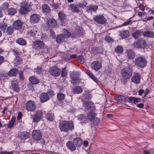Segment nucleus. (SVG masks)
I'll use <instances>...</instances> for the list:
<instances>
[{
    "label": "nucleus",
    "mask_w": 154,
    "mask_h": 154,
    "mask_svg": "<svg viewBox=\"0 0 154 154\" xmlns=\"http://www.w3.org/2000/svg\"><path fill=\"white\" fill-rule=\"evenodd\" d=\"M83 105L86 109L89 110L90 111L94 110L95 109V108L94 106L93 103L89 101H84L83 102Z\"/></svg>",
    "instance_id": "obj_9"
},
{
    "label": "nucleus",
    "mask_w": 154,
    "mask_h": 154,
    "mask_svg": "<svg viewBox=\"0 0 154 154\" xmlns=\"http://www.w3.org/2000/svg\"><path fill=\"white\" fill-rule=\"evenodd\" d=\"M79 73L77 72H72L70 73V77L71 79H79Z\"/></svg>",
    "instance_id": "obj_33"
},
{
    "label": "nucleus",
    "mask_w": 154,
    "mask_h": 154,
    "mask_svg": "<svg viewBox=\"0 0 154 154\" xmlns=\"http://www.w3.org/2000/svg\"><path fill=\"white\" fill-rule=\"evenodd\" d=\"M119 35L123 38H127L129 34V32L127 30H122L119 32Z\"/></svg>",
    "instance_id": "obj_23"
},
{
    "label": "nucleus",
    "mask_w": 154,
    "mask_h": 154,
    "mask_svg": "<svg viewBox=\"0 0 154 154\" xmlns=\"http://www.w3.org/2000/svg\"><path fill=\"white\" fill-rule=\"evenodd\" d=\"M13 25L14 28L16 29H20L22 26V23L19 20L15 21Z\"/></svg>",
    "instance_id": "obj_20"
},
{
    "label": "nucleus",
    "mask_w": 154,
    "mask_h": 154,
    "mask_svg": "<svg viewBox=\"0 0 154 154\" xmlns=\"http://www.w3.org/2000/svg\"><path fill=\"white\" fill-rule=\"evenodd\" d=\"M65 38L63 34H60L57 36L56 41L57 43H60L62 42Z\"/></svg>",
    "instance_id": "obj_34"
},
{
    "label": "nucleus",
    "mask_w": 154,
    "mask_h": 154,
    "mask_svg": "<svg viewBox=\"0 0 154 154\" xmlns=\"http://www.w3.org/2000/svg\"><path fill=\"white\" fill-rule=\"evenodd\" d=\"M73 142L75 145L77 146H80L82 143V140L80 138H76L74 139Z\"/></svg>",
    "instance_id": "obj_29"
},
{
    "label": "nucleus",
    "mask_w": 154,
    "mask_h": 154,
    "mask_svg": "<svg viewBox=\"0 0 154 154\" xmlns=\"http://www.w3.org/2000/svg\"><path fill=\"white\" fill-rule=\"evenodd\" d=\"M16 42L17 44L22 45H25L26 42L25 40L22 38H19L16 40Z\"/></svg>",
    "instance_id": "obj_31"
},
{
    "label": "nucleus",
    "mask_w": 154,
    "mask_h": 154,
    "mask_svg": "<svg viewBox=\"0 0 154 154\" xmlns=\"http://www.w3.org/2000/svg\"><path fill=\"white\" fill-rule=\"evenodd\" d=\"M73 142L71 141H69L66 143L67 147L71 151H75L76 149V147Z\"/></svg>",
    "instance_id": "obj_26"
},
{
    "label": "nucleus",
    "mask_w": 154,
    "mask_h": 154,
    "mask_svg": "<svg viewBox=\"0 0 154 154\" xmlns=\"http://www.w3.org/2000/svg\"><path fill=\"white\" fill-rule=\"evenodd\" d=\"M25 107L28 111H33L35 110L36 106L34 102L30 100L27 102Z\"/></svg>",
    "instance_id": "obj_7"
},
{
    "label": "nucleus",
    "mask_w": 154,
    "mask_h": 154,
    "mask_svg": "<svg viewBox=\"0 0 154 154\" xmlns=\"http://www.w3.org/2000/svg\"><path fill=\"white\" fill-rule=\"evenodd\" d=\"M129 103H133L134 104H136L138 102H141L142 101H143V100L140 99L139 98H136L134 97H130Z\"/></svg>",
    "instance_id": "obj_27"
},
{
    "label": "nucleus",
    "mask_w": 154,
    "mask_h": 154,
    "mask_svg": "<svg viewBox=\"0 0 154 154\" xmlns=\"http://www.w3.org/2000/svg\"><path fill=\"white\" fill-rule=\"evenodd\" d=\"M92 111H90V112L88 113L87 116V119L91 121L97 115L95 113Z\"/></svg>",
    "instance_id": "obj_28"
},
{
    "label": "nucleus",
    "mask_w": 154,
    "mask_h": 154,
    "mask_svg": "<svg viewBox=\"0 0 154 154\" xmlns=\"http://www.w3.org/2000/svg\"><path fill=\"white\" fill-rule=\"evenodd\" d=\"M115 51L117 53H122L123 51V48L122 46H118L115 48Z\"/></svg>",
    "instance_id": "obj_42"
},
{
    "label": "nucleus",
    "mask_w": 154,
    "mask_h": 154,
    "mask_svg": "<svg viewBox=\"0 0 154 154\" xmlns=\"http://www.w3.org/2000/svg\"><path fill=\"white\" fill-rule=\"evenodd\" d=\"M18 82L16 81H13L11 82L12 89L14 91L18 92L19 91V88L18 86Z\"/></svg>",
    "instance_id": "obj_19"
},
{
    "label": "nucleus",
    "mask_w": 154,
    "mask_h": 154,
    "mask_svg": "<svg viewBox=\"0 0 154 154\" xmlns=\"http://www.w3.org/2000/svg\"><path fill=\"white\" fill-rule=\"evenodd\" d=\"M22 6L20 8L19 11L22 14H25L31 9L30 5L27 2H24L23 3Z\"/></svg>",
    "instance_id": "obj_5"
},
{
    "label": "nucleus",
    "mask_w": 154,
    "mask_h": 154,
    "mask_svg": "<svg viewBox=\"0 0 154 154\" xmlns=\"http://www.w3.org/2000/svg\"><path fill=\"white\" fill-rule=\"evenodd\" d=\"M71 82L73 85H78L80 82V80L79 79H72Z\"/></svg>",
    "instance_id": "obj_47"
},
{
    "label": "nucleus",
    "mask_w": 154,
    "mask_h": 154,
    "mask_svg": "<svg viewBox=\"0 0 154 154\" xmlns=\"http://www.w3.org/2000/svg\"><path fill=\"white\" fill-rule=\"evenodd\" d=\"M98 6L97 5H89L85 7V9L88 13L95 12L98 9Z\"/></svg>",
    "instance_id": "obj_13"
},
{
    "label": "nucleus",
    "mask_w": 154,
    "mask_h": 154,
    "mask_svg": "<svg viewBox=\"0 0 154 154\" xmlns=\"http://www.w3.org/2000/svg\"><path fill=\"white\" fill-rule=\"evenodd\" d=\"M134 64L140 68H143L147 65V61L144 58L138 57L134 60Z\"/></svg>",
    "instance_id": "obj_2"
},
{
    "label": "nucleus",
    "mask_w": 154,
    "mask_h": 154,
    "mask_svg": "<svg viewBox=\"0 0 154 154\" xmlns=\"http://www.w3.org/2000/svg\"><path fill=\"white\" fill-rule=\"evenodd\" d=\"M137 47L140 48H143L146 46V41L143 38H140L136 42Z\"/></svg>",
    "instance_id": "obj_8"
},
{
    "label": "nucleus",
    "mask_w": 154,
    "mask_h": 154,
    "mask_svg": "<svg viewBox=\"0 0 154 154\" xmlns=\"http://www.w3.org/2000/svg\"><path fill=\"white\" fill-rule=\"evenodd\" d=\"M40 99L41 102L43 103L49 100V97L47 93H43L40 95Z\"/></svg>",
    "instance_id": "obj_21"
},
{
    "label": "nucleus",
    "mask_w": 154,
    "mask_h": 154,
    "mask_svg": "<svg viewBox=\"0 0 154 154\" xmlns=\"http://www.w3.org/2000/svg\"><path fill=\"white\" fill-rule=\"evenodd\" d=\"M92 120L94 125H97L100 122V119L97 117H95Z\"/></svg>",
    "instance_id": "obj_48"
},
{
    "label": "nucleus",
    "mask_w": 154,
    "mask_h": 154,
    "mask_svg": "<svg viewBox=\"0 0 154 154\" xmlns=\"http://www.w3.org/2000/svg\"><path fill=\"white\" fill-rule=\"evenodd\" d=\"M14 60L17 62V63H20V62L22 61V59L20 57H16L14 59Z\"/></svg>",
    "instance_id": "obj_60"
},
{
    "label": "nucleus",
    "mask_w": 154,
    "mask_h": 154,
    "mask_svg": "<svg viewBox=\"0 0 154 154\" xmlns=\"http://www.w3.org/2000/svg\"><path fill=\"white\" fill-rule=\"evenodd\" d=\"M18 136L21 140H24L29 138L30 136V134L26 131L22 132L18 134Z\"/></svg>",
    "instance_id": "obj_12"
},
{
    "label": "nucleus",
    "mask_w": 154,
    "mask_h": 154,
    "mask_svg": "<svg viewBox=\"0 0 154 154\" xmlns=\"http://www.w3.org/2000/svg\"><path fill=\"white\" fill-rule=\"evenodd\" d=\"M93 19L96 22L100 24H105L106 22V20L103 14L95 15Z\"/></svg>",
    "instance_id": "obj_6"
},
{
    "label": "nucleus",
    "mask_w": 154,
    "mask_h": 154,
    "mask_svg": "<svg viewBox=\"0 0 154 154\" xmlns=\"http://www.w3.org/2000/svg\"><path fill=\"white\" fill-rule=\"evenodd\" d=\"M47 38V36L45 34H42L41 37V39L42 41H45Z\"/></svg>",
    "instance_id": "obj_63"
},
{
    "label": "nucleus",
    "mask_w": 154,
    "mask_h": 154,
    "mask_svg": "<svg viewBox=\"0 0 154 154\" xmlns=\"http://www.w3.org/2000/svg\"><path fill=\"white\" fill-rule=\"evenodd\" d=\"M15 121V118L14 117H12L7 127L8 128H11L14 125Z\"/></svg>",
    "instance_id": "obj_40"
},
{
    "label": "nucleus",
    "mask_w": 154,
    "mask_h": 154,
    "mask_svg": "<svg viewBox=\"0 0 154 154\" xmlns=\"http://www.w3.org/2000/svg\"><path fill=\"white\" fill-rule=\"evenodd\" d=\"M33 48L36 49H38V41L34 42L32 45Z\"/></svg>",
    "instance_id": "obj_51"
},
{
    "label": "nucleus",
    "mask_w": 154,
    "mask_h": 154,
    "mask_svg": "<svg viewBox=\"0 0 154 154\" xmlns=\"http://www.w3.org/2000/svg\"><path fill=\"white\" fill-rule=\"evenodd\" d=\"M149 88H146V90H145V91H144V95L143 97H146V95H147V94L149 93Z\"/></svg>",
    "instance_id": "obj_58"
},
{
    "label": "nucleus",
    "mask_w": 154,
    "mask_h": 154,
    "mask_svg": "<svg viewBox=\"0 0 154 154\" xmlns=\"http://www.w3.org/2000/svg\"><path fill=\"white\" fill-rule=\"evenodd\" d=\"M50 32L51 36L53 38H55L56 37V35L53 30L51 29L50 30Z\"/></svg>",
    "instance_id": "obj_62"
},
{
    "label": "nucleus",
    "mask_w": 154,
    "mask_h": 154,
    "mask_svg": "<svg viewBox=\"0 0 154 154\" xmlns=\"http://www.w3.org/2000/svg\"><path fill=\"white\" fill-rule=\"evenodd\" d=\"M132 70L129 66L123 68L122 70V75L123 77L126 79L129 78L131 76Z\"/></svg>",
    "instance_id": "obj_3"
},
{
    "label": "nucleus",
    "mask_w": 154,
    "mask_h": 154,
    "mask_svg": "<svg viewBox=\"0 0 154 154\" xmlns=\"http://www.w3.org/2000/svg\"><path fill=\"white\" fill-rule=\"evenodd\" d=\"M38 32V29L35 28H34L31 29L30 31L28 32L29 34L32 36H34Z\"/></svg>",
    "instance_id": "obj_37"
},
{
    "label": "nucleus",
    "mask_w": 154,
    "mask_h": 154,
    "mask_svg": "<svg viewBox=\"0 0 154 154\" xmlns=\"http://www.w3.org/2000/svg\"><path fill=\"white\" fill-rule=\"evenodd\" d=\"M18 70L16 68H13L7 74L5 73V75H9L10 76H15L18 73Z\"/></svg>",
    "instance_id": "obj_24"
},
{
    "label": "nucleus",
    "mask_w": 154,
    "mask_h": 154,
    "mask_svg": "<svg viewBox=\"0 0 154 154\" xmlns=\"http://www.w3.org/2000/svg\"><path fill=\"white\" fill-rule=\"evenodd\" d=\"M32 136L35 140H38V130H34L32 132Z\"/></svg>",
    "instance_id": "obj_30"
},
{
    "label": "nucleus",
    "mask_w": 154,
    "mask_h": 154,
    "mask_svg": "<svg viewBox=\"0 0 154 154\" xmlns=\"http://www.w3.org/2000/svg\"><path fill=\"white\" fill-rule=\"evenodd\" d=\"M30 22L33 24L38 23V15L36 14H32L30 17Z\"/></svg>",
    "instance_id": "obj_17"
},
{
    "label": "nucleus",
    "mask_w": 154,
    "mask_h": 154,
    "mask_svg": "<svg viewBox=\"0 0 154 154\" xmlns=\"http://www.w3.org/2000/svg\"><path fill=\"white\" fill-rule=\"evenodd\" d=\"M78 60L82 64L84 62V58L82 56H80L78 57Z\"/></svg>",
    "instance_id": "obj_56"
},
{
    "label": "nucleus",
    "mask_w": 154,
    "mask_h": 154,
    "mask_svg": "<svg viewBox=\"0 0 154 154\" xmlns=\"http://www.w3.org/2000/svg\"><path fill=\"white\" fill-rule=\"evenodd\" d=\"M91 66L92 69L97 71L100 69L102 65L101 63L99 61H94L91 63Z\"/></svg>",
    "instance_id": "obj_11"
},
{
    "label": "nucleus",
    "mask_w": 154,
    "mask_h": 154,
    "mask_svg": "<svg viewBox=\"0 0 154 154\" xmlns=\"http://www.w3.org/2000/svg\"><path fill=\"white\" fill-rule=\"evenodd\" d=\"M65 95L62 93H59L57 94V98L59 100H62L65 98Z\"/></svg>",
    "instance_id": "obj_44"
},
{
    "label": "nucleus",
    "mask_w": 154,
    "mask_h": 154,
    "mask_svg": "<svg viewBox=\"0 0 154 154\" xmlns=\"http://www.w3.org/2000/svg\"><path fill=\"white\" fill-rule=\"evenodd\" d=\"M20 78L21 79H23L24 77L23 76V73L22 72H19Z\"/></svg>",
    "instance_id": "obj_64"
},
{
    "label": "nucleus",
    "mask_w": 154,
    "mask_h": 154,
    "mask_svg": "<svg viewBox=\"0 0 154 154\" xmlns=\"http://www.w3.org/2000/svg\"><path fill=\"white\" fill-rule=\"evenodd\" d=\"M125 54L126 56L129 59H133L135 56V53L132 50H127Z\"/></svg>",
    "instance_id": "obj_16"
},
{
    "label": "nucleus",
    "mask_w": 154,
    "mask_h": 154,
    "mask_svg": "<svg viewBox=\"0 0 154 154\" xmlns=\"http://www.w3.org/2000/svg\"><path fill=\"white\" fill-rule=\"evenodd\" d=\"M132 21V20H129L123 23L122 24V25L124 26L130 24L131 23Z\"/></svg>",
    "instance_id": "obj_59"
},
{
    "label": "nucleus",
    "mask_w": 154,
    "mask_h": 154,
    "mask_svg": "<svg viewBox=\"0 0 154 154\" xmlns=\"http://www.w3.org/2000/svg\"><path fill=\"white\" fill-rule=\"evenodd\" d=\"M141 33L140 30H137L133 33L132 35L135 38H137L140 36Z\"/></svg>",
    "instance_id": "obj_41"
},
{
    "label": "nucleus",
    "mask_w": 154,
    "mask_h": 154,
    "mask_svg": "<svg viewBox=\"0 0 154 154\" xmlns=\"http://www.w3.org/2000/svg\"><path fill=\"white\" fill-rule=\"evenodd\" d=\"M33 121L36 122L38 121V112H37L35 113L34 116Z\"/></svg>",
    "instance_id": "obj_52"
},
{
    "label": "nucleus",
    "mask_w": 154,
    "mask_h": 154,
    "mask_svg": "<svg viewBox=\"0 0 154 154\" xmlns=\"http://www.w3.org/2000/svg\"><path fill=\"white\" fill-rule=\"evenodd\" d=\"M46 119L52 122L54 120V115L51 113H49L46 116Z\"/></svg>",
    "instance_id": "obj_36"
},
{
    "label": "nucleus",
    "mask_w": 154,
    "mask_h": 154,
    "mask_svg": "<svg viewBox=\"0 0 154 154\" xmlns=\"http://www.w3.org/2000/svg\"><path fill=\"white\" fill-rule=\"evenodd\" d=\"M82 91V88L80 86H75L72 89V92L74 94H79L81 93Z\"/></svg>",
    "instance_id": "obj_25"
},
{
    "label": "nucleus",
    "mask_w": 154,
    "mask_h": 154,
    "mask_svg": "<svg viewBox=\"0 0 154 154\" xmlns=\"http://www.w3.org/2000/svg\"><path fill=\"white\" fill-rule=\"evenodd\" d=\"M9 4L7 2H4L2 5V7L3 9H7L8 7Z\"/></svg>",
    "instance_id": "obj_53"
},
{
    "label": "nucleus",
    "mask_w": 154,
    "mask_h": 154,
    "mask_svg": "<svg viewBox=\"0 0 154 154\" xmlns=\"http://www.w3.org/2000/svg\"><path fill=\"white\" fill-rule=\"evenodd\" d=\"M12 51L13 54L15 55V56L16 57H19L20 55V53H21V52H19L17 50H15V49L13 50H12Z\"/></svg>",
    "instance_id": "obj_50"
},
{
    "label": "nucleus",
    "mask_w": 154,
    "mask_h": 154,
    "mask_svg": "<svg viewBox=\"0 0 154 154\" xmlns=\"http://www.w3.org/2000/svg\"><path fill=\"white\" fill-rule=\"evenodd\" d=\"M66 68H63L62 71L61 76L62 77H65L67 75V72L65 70Z\"/></svg>",
    "instance_id": "obj_54"
},
{
    "label": "nucleus",
    "mask_w": 154,
    "mask_h": 154,
    "mask_svg": "<svg viewBox=\"0 0 154 154\" xmlns=\"http://www.w3.org/2000/svg\"><path fill=\"white\" fill-rule=\"evenodd\" d=\"M69 9L73 12L79 13L80 12L79 9L77 5H75L73 4H71L69 5Z\"/></svg>",
    "instance_id": "obj_18"
},
{
    "label": "nucleus",
    "mask_w": 154,
    "mask_h": 154,
    "mask_svg": "<svg viewBox=\"0 0 154 154\" xmlns=\"http://www.w3.org/2000/svg\"><path fill=\"white\" fill-rule=\"evenodd\" d=\"M63 30V33L62 34L64 35L65 38H67L70 37L71 35L70 32L66 29H64Z\"/></svg>",
    "instance_id": "obj_43"
},
{
    "label": "nucleus",
    "mask_w": 154,
    "mask_h": 154,
    "mask_svg": "<svg viewBox=\"0 0 154 154\" xmlns=\"http://www.w3.org/2000/svg\"><path fill=\"white\" fill-rule=\"evenodd\" d=\"M59 17L60 19L62 20H63L65 17V14L63 13V12L60 11L58 13Z\"/></svg>",
    "instance_id": "obj_49"
},
{
    "label": "nucleus",
    "mask_w": 154,
    "mask_h": 154,
    "mask_svg": "<svg viewBox=\"0 0 154 154\" xmlns=\"http://www.w3.org/2000/svg\"><path fill=\"white\" fill-rule=\"evenodd\" d=\"M130 98V97H125L122 95H119L117 97H114L115 100L120 103L125 102L127 101L129 103Z\"/></svg>",
    "instance_id": "obj_10"
},
{
    "label": "nucleus",
    "mask_w": 154,
    "mask_h": 154,
    "mask_svg": "<svg viewBox=\"0 0 154 154\" xmlns=\"http://www.w3.org/2000/svg\"><path fill=\"white\" fill-rule=\"evenodd\" d=\"M49 72L52 76L57 77L60 75L61 70L57 66H54L50 68Z\"/></svg>",
    "instance_id": "obj_4"
},
{
    "label": "nucleus",
    "mask_w": 154,
    "mask_h": 154,
    "mask_svg": "<svg viewBox=\"0 0 154 154\" xmlns=\"http://www.w3.org/2000/svg\"><path fill=\"white\" fill-rule=\"evenodd\" d=\"M7 26V24L3 23L0 24V29L2 31H4Z\"/></svg>",
    "instance_id": "obj_46"
},
{
    "label": "nucleus",
    "mask_w": 154,
    "mask_h": 154,
    "mask_svg": "<svg viewBox=\"0 0 154 154\" xmlns=\"http://www.w3.org/2000/svg\"><path fill=\"white\" fill-rule=\"evenodd\" d=\"M79 119L82 122H85L87 121L86 119H85V117L82 114H81L80 116L79 117Z\"/></svg>",
    "instance_id": "obj_57"
},
{
    "label": "nucleus",
    "mask_w": 154,
    "mask_h": 154,
    "mask_svg": "<svg viewBox=\"0 0 154 154\" xmlns=\"http://www.w3.org/2000/svg\"><path fill=\"white\" fill-rule=\"evenodd\" d=\"M105 40L108 42H112L113 40L111 37L109 36H106L105 38Z\"/></svg>",
    "instance_id": "obj_55"
},
{
    "label": "nucleus",
    "mask_w": 154,
    "mask_h": 154,
    "mask_svg": "<svg viewBox=\"0 0 154 154\" xmlns=\"http://www.w3.org/2000/svg\"><path fill=\"white\" fill-rule=\"evenodd\" d=\"M131 81L136 84H139L140 82V74L137 73L134 74L131 79Z\"/></svg>",
    "instance_id": "obj_14"
},
{
    "label": "nucleus",
    "mask_w": 154,
    "mask_h": 154,
    "mask_svg": "<svg viewBox=\"0 0 154 154\" xmlns=\"http://www.w3.org/2000/svg\"><path fill=\"white\" fill-rule=\"evenodd\" d=\"M46 21L48 25L51 27H54L57 25L56 21L53 18H48Z\"/></svg>",
    "instance_id": "obj_15"
},
{
    "label": "nucleus",
    "mask_w": 154,
    "mask_h": 154,
    "mask_svg": "<svg viewBox=\"0 0 154 154\" xmlns=\"http://www.w3.org/2000/svg\"><path fill=\"white\" fill-rule=\"evenodd\" d=\"M14 30L12 26H9L7 29V32L9 35H11L13 32Z\"/></svg>",
    "instance_id": "obj_45"
},
{
    "label": "nucleus",
    "mask_w": 154,
    "mask_h": 154,
    "mask_svg": "<svg viewBox=\"0 0 154 154\" xmlns=\"http://www.w3.org/2000/svg\"><path fill=\"white\" fill-rule=\"evenodd\" d=\"M59 128L61 131L67 132L69 130L74 129V125L72 122L63 121L60 122Z\"/></svg>",
    "instance_id": "obj_1"
},
{
    "label": "nucleus",
    "mask_w": 154,
    "mask_h": 154,
    "mask_svg": "<svg viewBox=\"0 0 154 154\" xmlns=\"http://www.w3.org/2000/svg\"><path fill=\"white\" fill-rule=\"evenodd\" d=\"M42 8L44 12L46 13H49L50 11V9L48 5L45 4L42 5Z\"/></svg>",
    "instance_id": "obj_35"
},
{
    "label": "nucleus",
    "mask_w": 154,
    "mask_h": 154,
    "mask_svg": "<svg viewBox=\"0 0 154 154\" xmlns=\"http://www.w3.org/2000/svg\"><path fill=\"white\" fill-rule=\"evenodd\" d=\"M87 4V2L84 0L82 2L79 3L78 4H77V5L80 8H84Z\"/></svg>",
    "instance_id": "obj_38"
},
{
    "label": "nucleus",
    "mask_w": 154,
    "mask_h": 154,
    "mask_svg": "<svg viewBox=\"0 0 154 154\" xmlns=\"http://www.w3.org/2000/svg\"><path fill=\"white\" fill-rule=\"evenodd\" d=\"M17 10L14 8H11L8 10V14L11 15H14L16 12Z\"/></svg>",
    "instance_id": "obj_39"
},
{
    "label": "nucleus",
    "mask_w": 154,
    "mask_h": 154,
    "mask_svg": "<svg viewBox=\"0 0 154 154\" xmlns=\"http://www.w3.org/2000/svg\"><path fill=\"white\" fill-rule=\"evenodd\" d=\"M29 80L30 82L33 84H37L38 82V79L34 76H32L29 77Z\"/></svg>",
    "instance_id": "obj_32"
},
{
    "label": "nucleus",
    "mask_w": 154,
    "mask_h": 154,
    "mask_svg": "<svg viewBox=\"0 0 154 154\" xmlns=\"http://www.w3.org/2000/svg\"><path fill=\"white\" fill-rule=\"evenodd\" d=\"M143 35L145 37L153 38L154 37V32L152 31H146L143 32Z\"/></svg>",
    "instance_id": "obj_22"
},
{
    "label": "nucleus",
    "mask_w": 154,
    "mask_h": 154,
    "mask_svg": "<svg viewBox=\"0 0 154 154\" xmlns=\"http://www.w3.org/2000/svg\"><path fill=\"white\" fill-rule=\"evenodd\" d=\"M44 47V44L43 42L39 41V48H42Z\"/></svg>",
    "instance_id": "obj_61"
}]
</instances>
